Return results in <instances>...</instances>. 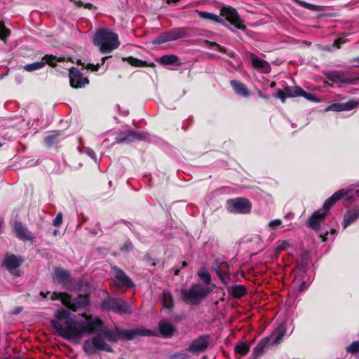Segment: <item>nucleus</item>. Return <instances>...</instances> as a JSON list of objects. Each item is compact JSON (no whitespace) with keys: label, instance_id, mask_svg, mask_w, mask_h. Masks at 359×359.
Masks as SVG:
<instances>
[{"label":"nucleus","instance_id":"412c9836","mask_svg":"<svg viewBox=\"0 0 359 359\" xmlns=\"http://www.w3.org/2000/svg\"><path fill=\"white\" fill-rule=\"evenodd\" d=\"M53 278L65 286L67 283H71V275L68 270L60 266H56L54 269Z\"/></svg>","mask_w":359,"mask_h":359},{"label":"nucleus","instance_id":"338daca9","mask_svg":"<svg viewBox=\"0 0 359 359\" xmlns=\"http://www.w3.org/2000/svg\"><path fill=\"white\" fill-rule=\"evenodd\" d=\"M111 57V56L110 55V56H104V57H103L102 58V60H101V63H100V66H101V65H104V62H105V60H106L108 57Z\"/></svg>","mask_w":359,"mask_h":359},{"label":"nucleus","instance_id":"c03bdc74","mask_svg":"<svg viewBox=\"0 0 359 359\" xmlns=\"http://www.w3.org/2000/svg\"><path fill=\"white\" fill-rule=\"evenodd\" d=\"M294 1L299 6H300L304 8H306V9H309V10H311V11H318V6L317 5L312 4H310V3L302 1V0H294Z\"/></svg>","mask_w":359,"mask_h":359},{"label":"nucleus","instance_id":"69168bd1","mask_svg":"<svg viewBox=\"0 0 359 359\" xmlns=\"http://www.w3.org/2000/svg\"><path fill=\"white\" fill-rule=\"evenodd\" d=\"M144 67H156V65H155V63H154V62H149V63H148V62H147V65H144Z\"/></svg>","mask_w":359,"mask_h":359},{"label":"nucleus","instance_id":"ddd939ff","mask_svg":"<svg viewBox=\"0 0 359 359\" xmlns=\"http://www.w3.org/2000/svg\"><path fill=\"white\" fill-rule=\"evenodd\" d=\"M104 323L100 318H93V316H88L87 320L80 323L82 327V332L88 334H96L101 332Z\"/></svg>","mask_w":359,"mask_h":359},{"label":"nucleus","instance_id":"4d7b16f0","mask_svg":"<svg viewBox=\"0 0 359 359\" xmlns=\"http://www.w3.org/2000/svg\"><path fill=\"white\" fill-rule=\"evenodd\" d=\"M345 40H344L342 38H338L334 41V46L337 47V48H340L341 45L344 43Z\"/></svg>","mask_w":359,"mask_h":359},{"label":"nucleus","instance_id":"bf43d9fd","mask_svg":"<svg viewBox=\"0 0 359 359\" xmlns=\"http://www.w3.org/2000/svg\"><path fill=\"white\" fill-rule=\"evenodd\" d=\"M328 231H325L324 233L320 234V236L322 238V241L326 242L327 241V236L328 235Z\"/></svg>","mask_w":359,"mask_h":359},{"label":"nucleus","instance_id":"bb28decb","mask_svg":"<svg viewBox=\"0 0 359 359\" xmlns=\"http://www.w3.org/2000/svg\"><path fill=\"white\" fill-rule=\"evenodd\" d=\"M196 13L199 15V17L203 20H208L211 22L224 25V20L219 16L212 13H209L203 11L196 10Z\"/></svg>","mask_w":359,"mask_h":359},{"label":"nucleus","instance_id":"423d86ee","mask_svg":"<svg viewBox=\"0 0 359 359\" xmlns=\"http://www.w3.org/2000/svg\"><path fill=\"white\" fill-rule=\"evenodd\" d=\"M83 350L88 355L96 353L100 351L108 353L113 352V348L107 344L104 337L101 332L97 333L91 339H86L83 344Z\"/></svg>","mask_w":359,"mask_h":359},{"label":"nucleus","instance_id":"5701e85b","mask_svg":"<svg viewBox=\"0 0 359 359\" xmlns=\"http://www.w3.org/2000/svg\"><path fill=\"white\" fill-rule=\"evenodd\" d=\"M15 236L22 241H32L33 236L27 228L20 222H15L13 226Z\"/></svg>","mask_w":359,"mask_h":359},{"label":"nucleus","instance_id":"0e129e2a","mask_svg":"<svg viewBox=\"0 0 359 359\" xmlns=\"http://www.w3.org/2000/svg\"><path fill=\"white\" fill-rule=\"evenodd\" d=\"M259 96L264 100H268L269 96L263 94L261 91L259 92Z\"/></svg>","mask_w":359,"mask_h":359},{"label":"nucleus","instance_id":"dca6fc26","mask_svg":"<svg viewBox=\"0 0 359 359\" xmlns=\"http://www.w3.org/2000/svg\"><path fill=\"white\" fill-rule=\"evenodd\" d=\"M119 339L124 341H130L134 339L137 336H152L154 335L151 330L148 329H135V330H121L118 331Z\"/></svg>","mask_w":359,"mask_h":359},{"label":"nucleus","instance_id":"f3484780","mask_svg":"<svg viewBox=\"0 0 359 359\" xmlns=\"http://www.w3.org/2000/svg\"><path fill=\"white\" fill-rule=\"evenodd\" d=\"M327 212H325L323 209L318 210L314 212L308 219V226L316 232L320 231V223L327 217Z\"/></svg>","mask_w":359,"mask_h":359},{"label":"nucleus","instance_id":"1a4fd4ad","mask_svg":"<svg viewBox=\"0 0 359 359\" xmlns=\"http://www.w3.org/2000/svg\"><path fill=\"white\" fill-rule=\"evenodd\" d=\"M219 16L224 18L226 21L238 29L245 30L246 29V26L243 24V20L240 18L237 11L233 7L223 6L220 9Z\"/></svg>","mask_w":359,"mask_h":359},{"label":"nucleus","instance_id":"9d476101","mask_svg":"<svg viewBox=\"0 0 359 359\" xmlns=\"http://www.w3.org/2000/svg\"><path fill=\"white\" fill-rule=\"evenodd\" d=\"M21 257H18L15 254L6 253L2 262V266L6 268L8 271L15 277L21 276L18 268L23 262Z\"/></svg>","mask_w":359,"mask_h":359},{"label":"nucleus","instance_id":"c85d7f7f","mask_svg":"<svg viewBox=\"0 0 359 359\" xmlns=\"http://www.w3.org/2000/svg\"><path fill=\"white\" fill-rule=\"evenodd\" d=\"M119 327H116L114 330H110L104 328L101 330L103 337L109 341L116 343L119 340L118 335Z\"/></svg>","mask_w":359,"mask_h":359},{"label":"nucleus","instance_id":"393cba45","mask_svg":"<svg viewBox=\"0 0 359 359\" xmlns=\"http://www.w3.org/2000/svg\"><path fill=\"white\" fill-rule=\"evenodd\" d=\"M230 86L235 93L238 95L248 97L250 95L246 85L240 81L231 80L230 81Z\"/></svg>","mask_w":359,"mask_h":359},{"label":"nucleus","instance_id":"473e14b6","mask_svg":"<svg viewBox=\"0 0 359 359\" xmlns=\"http://www.w3.org/2000/svg\"><path fill=\"white\" fill-rule=\"evenodd\" d=\"M252 65L257 69H263L264 72H269L270 65L268 62L259 57H255L252 60Z\"/></svg>","mask_w":359,"mask_h":359},{"label":"nucleus","instance_id":"774afa93","mask_svg":"<svg viewBox=\"0 0 359 359\" xmlns=\"http://www.w3.org/2000/svg\"><path fill=\"white\" fill-rule=\"evenodd\" d=\"M49 294V292H40V295L43 297V298H46L47 297V295Z\"/></svg>","mask_w":359,"mask_h":359},{"label":"nucleus","instance_id":"0eeeda50","mask_svg":"<svg viewBox=\"0 0 359 359\" xmlns=\"http://www.w3.org/2000/svg\"><path fill=\"white\" fill-rule=\"evenodd\" d=\"M359 196V190L341 189L329 197L323 205V210L330 214V208L339 201L344 199L346 201H353L355 196Z\"/></svg>","mask_w":359,"mask_h":359},{"label":"nucleus","instance_id":"c9c22d12","mask_svg":"<svg viewBox=\"0 0 359 359\" xmlns=\"http://www.w3.org/2000/svg\"><path fill=\"white\" fill-rule=\"evenodd\" d=\"M123 61H127L130 65L133 67H144L147 65L146 61L141 60L138 58L134 57L133 56L129 57H122Z\"/></svg>","mask_w":359,"mask_h":359},{"label":"nucleus","instance_id":"09e8293b","mask_svg":"<svg viewBox=\"0 0 359 359\" xmlns=\"http://www.w3.org/2000/svg\"><path fill=\"white\" fill-rule=\"evenodd\" d=\"M273 97L276 98H279L283 103H285L287 98L285 89L282 90L280 88H278L276 93L273 94Z\"/></svg>","mask_w":359,"mask_h":359},{"label":"nucleus","instance_id":"f257e3e1","mask_svg":"<svg viewBox=\"0 0 359 359\" xmlns=\"http://www.w3.org/2000/svg\"><path fill=\"white\" fill-rule=\"evenodd\" d=\"M93 42L102 53H109L120 45L118 34L104 29H100L95 32Z\"/></svg>","mask_w":359,"mask_h":359},{"label":"nucleus","instance_id":"3c124183","mask_svg":"<svg viewBox=\"0 0 359 359\" xmlns=\"http://www.w3.org/2000/svg\"><path fill=\"white\" fill-rule=\"evenodd\" d=\"M62 222V213L58 212L56 217L53 220V225L55 226H59Z\"/></svg>","mask_w":359,"mask_h":359},{"label":"nucleus","instance_id":"8fccbe9b","mask_svg":"<svg viewBox=\"0 0 359 359\" xmlns=\"http://www.w3.org/2000/svg\"><path fill=\"white\" fill-rule=\"evenodd\" d=\"M219 278L220 279L222 283L224 284L226 287L229 286L228 284L231 281V279L230 278L229 269L224 271V273H223L222 276L219 277Z\"/></svg>","mask_w":359,"mask_h":359},{"label":"nucleus","instance_id":"b1692460","mask_svg":"<svg viewBox=\"0 0 359 359\" xmlns=\"http://www.w3.org/2000/svg\"><path fill=\"white\" fill-rule=\"evenodd\" d=\"M62 139H63L62 131H50L44 137L43 143L47 147L50 148L57 144Z\"/></svg>","mask_w":359,"mask_h":359},{"label":"nucleus","instance_id":"37998d69","mask_svg":"<svg viewBox=\"0 0 359 359\" xmlns=\"http://www.w3.org/2000/svg\"><path fill=\"white\" fill-rule=\"evenodd\" d=\"M11 34V31L5 26L3 20H0V39L4 41Z\"/></svg>","mask_w":359,"mask_h":359},{"label":"nucleus","instance_id":"20e7f679","mask_svg":"<svg viewBox=\"0 0 359 359\" xmlns=\"http://www.w3.org/2000/svg\"><path fill=\"white\" fill-rule=\"evenodd\" d=\"M50 324L58 334L65 339H81L83 337L82 327L79 323L78 326L72 320L65 321V327L57 320H50Z\"/></svg>","mask_w":359,"mask_h":359},{"label":"nucleus","instance_id":"7ed1b4c3","mask_svg":"<svg viewBox=\"0 0 359 359\" xmlns=\"http://www.w3.org/2000/svg\"><path fill=\"white\" fill-rule=\"evenodd\" d=\"M286 334V328L283 324L280 325L269 336L262 339L253 349L255 358L261 355L270 346H277L282 341Z\"/></svg>","mask_w":359,"mask_h":359},{"label":"nucleus","instance_id":"f704fd0d","mask_svg":"<svg viewBox=\"0 0 359 359\" xmlns=\"http://www.w3.org/2000/svg\"><path fill=\"white\" fill-rule=\"evenodd\" d=\"M162 302L163 307L168 309H172L174 306V300L170 292H163L162 295Z\"/></svg>","mask_w":359,"mask_h":359},{"label":"nucleus","instance_id":"a211bd4d","mask_svg":"<svg viewBox=\"0 0 359 359\" xmlns=\"http://www.w3.org/2000/svg\"><path fill=\"white\" fill-rule=\"evenodd\" d=\"M359 107V100L352 99L345 102H333L327 107L334 111H351Z\"/></svg>","mask_w":359,"mask_h":359},{"label":"nucleus","instance_id":"58836bf2","mask_svg":"<svg viewBox=\"0 0 359 359\" xmlns=\"http://www.w3.org/2000/svg\"><path fill=\"white\" fill-rule=\"evenodd\" d=\"M327 79L332 82H341L346 83V81L343 79V74L337 71L330 72L327 74Z\"/></svg>","mask_w":359,"mask_h":359},{"label":"nucleus","instance_id":"f03ea898","mask_svg":"<svg viewBox=\"0 0 359 359\" xmlns=\"http://www.w3.org/2000/svg\"><path fill=\"white\" fill-rule=\"evenodd\" d=\"M212 292V290L198 283L193 284L189 289L182 288L180 291L182 300L190 305H198Z\"/></svg>","mask_w":359,"mask_h":359},{"label":"nucleus","instance_id":"39448f33","mask_svg":"<svg viewBox=\"0 0 359 359\" xmlns=\"http://www.w3.org/2000/svg\"><path fill=\"white\" fill-rule=\"evenodd\" d=\"M100 309L103 311H113L119 315L130 314L132 312L131 307L126 301L109 294L102 300Z\"/></svg>","mask_w":359,"mask_h":359},{"label":"nucleus","instance_id":"a18cd8bd","mask_svg":"<svg viewBox=\"0 0 359 359\" xmlns=\"http://www.w3.org/2000/svg\"><path fill=\"white\" fill-rule=\"evenodd\" d=\"M299 90V97H304L306 100H307L309 101L318 102V99L317 97H316V96L313 94L306 92L302 88Z\"/></svg>","mask_w":359,"mask_h":359},{"label":"nucleus","instance_id":"9b49d317","mask_svg":"<svg viewBox=\"0 0 359 359\" xmlns=\"http://www.w3.org/2000/svg\"><path fill=\"white\" fill-rule=\"evenodd\" d=\"M186 36V31L184 28L172 29L168 32H164L156 37L152 41L154 45H161L164 43L175 41Z\"/></svg>","mask_w":359,"mask_h":359},{"label":"nucleus","instance_id":"a878e982","mask_svg":"<svg viewBox=\"0 0 359 359\" xmlns=\"http://www.w3.org/2000/svg\"><path fill=\"white\" fill-rule=\"evenodd\" d=\"M230 296L235 299H240L247 294V288L243 285H233L226 287Z\"/></svg>","mask_w":359,"mask_h":359},{"label":"nucleus","instance_id":"49530a36","mask_svg":"<svg viewBox=\"0 0 359 359\" xmlns=\"http://www.w3.org/2000/svg\"><path fill=\"white\" fill-rule=\"evenodd\" d=\"M346 351L348 353L354 354L359 352V341H353L347 348Z\"/></svg>","mask_w":359,"mask_h":359},{"label":"nucleus","instance_id":"4be33fe9","mask_svg":"<svg viewBox=\"0 0 359 359\" xmlns=\"http://www.w3.org/2000/svg\"><path fill=\"white\" fill-rule=\"evenodd\" d=\"M158 331L162 337L165 339L172 337L177 332L176 327L165 320H161L158 323Z\"/></svg>","mask_w":359,"mask_h":359},{"label":"nucleus","instance_id":"de8ad7c7","mask_svg":"<svg viewBox=\"0 0 359 359\" xmlns=\"http://www.w3.org/2000/svg\"><path fill=\"white\" fill-rule=\"evenodd\" d=\"M133 249V244L130 239H127L123 245L120 248V250L124 252H129Z\"/></svg>","mask_w":359,"mask_h":359},{"label":"nucleus","instance_id":"6ab92c4d","mask_svg":"<svg viewBox=\"0 0 359 359\" xmlns=\"http://www.w3.org/2000/svg\"><path fill=\"white\" fill-rule=\"evenodd\" d=\"M114 269L116 271L114 282L118 287H126L127 288H131L134 286L133 280L121 269L114 266Z\"/></svg>","mask_w":359,"mask_h":359},{"label":"nucleus","instance_id":"cd10ccee","mask_svg":"<svg viewBox=\"0 0 359 359\" xmlns=\"http://www.w3.org/2000/svg\"><path fill=\"white\" fill-rule=\"evenodd\" d=\"M359 218V209L349 210L344 215L343 226L346 228Z\"/></svg>","mask_w":359,"mask_h":359},{"label":"nucleus","instance_id":"2f4dec72","mask_svg":"<svg viewBox=\"0 0 359 359\" xmlns=\"http://www.w3.org/2000/svg\"><path fill=\"white\" fill-rule=\"evenodd\" d=\"M41 61H42V62H46V65L48 64L50 67H57V62H65V57H57L55 55L47 54V55H45L42 57Z\"/></svg>","mask_w":359,"mask_h":359},{"label":"nucleus","instance_id":"864d4df0","mask_svg":"<svg viewBox=\"0 0 359 359\" xmlns=\"http://www.w3.org/2000/svg\"><path fill=\"white\" fill-rule=\"evenodd\" d=\"M66 294V292L62 293L54 292L51 295L50 299L55 301L60 299L62 300L65 297Z\"/></svg>","mask_w":359,"mask_h":359},{"label":"nucleus","instance_id":"72a5a7b5","mask_svg":"<svg viewBox=\"0 0 359 359\" xmlns=\"http://www.w3.org/2000/svg\"><path fill=\"white\" fill-rule=\"evenodd\" d=\"M180 60L178 56L175 55H165L159 57L157 61L159 62L162 65H171L177 64Z\"/></svg>","mask_w":359,"mask_h":359},{"label":"nucleus","instance_id":"6e6552de","mask_svg":"<svg viewBox=\"0 0 359 359\" xmlns=\"http://www.w3.org/2000/svg\"><path fill=\"white\" fill-rule=\"evenodd\" d=\"M62 304L68 309L75 312L90 305V297L88 294H79L75 298H72L70 294H66L65 297L62 299Z\"/></svg>","mask_w":359,"mask_h":359},{"label":"nucleus","instance_id":"e2e57ef3","mask_svg":"<svg viewBox=\"0 0 359 359\" xmlns=\"http://www.w3.org/2000/svg\"><path fill=\"white\" fill-rule=\"evenodd\" d=\"M83 7L85 8H88V9H92L94 6L92 4L90 3H86V4H84V6Z\"/></svg>","mask_w":359,"mask_h":359},{"label":"nucleus","instance_id":"4c0bfd02","mask_svg":"<svg viewBox=\"0 0 359 359\" xmlns=\"http://www.w3.org/2000/svg\"><path fill=\"white\" fill-rule=\"evenodd\" d=\"M301 87L295 86H286L285 88L286 97H297L299 95V90Z\"/></svg>","mask_w":359,"mask_h":359},{"label":"nucleus","instance_id":"c756f323","mask_svg":"<svg viewBox=\"0 0 359 359\" xmlns=\"http://www.w3.org/2000/svg\"><path fill=\"white\" fill-rule=\"evenodd\" d=\"M205 43L208 46V48L215 47L216 49L223 53L228 55V56L231 58H234L236 56V54L233 50H228L224 46H220L219 43L216 42L210 41L208 40L205 41Z\"/></svg>","mask_w":359,"mask_h":359},{"label":"nucleus","instance_id":"13d9d810","mask_svg":"<svg viewBox=\"0 0 359 359\" xmlns=\"http://www.w3.org/2000/svg\"><path fill=\"white\" fill-rule=\"evenodd\" d=\"M172 359H189L184 354H175L172 357Z\"/></svg>","mask_w":359,"mask_h":359},{"label":"nucleus","instance_id":"a19ab883","mask_svg":"<svg viewBox=\"0 0 359 359\" xmlns=\"http://www.w3.org/2000/svg\"><path fill=\"white\" fill-rule=\"evenodd\" d=\"M46 65V62H42V61L35 62L30 64H27L23 67V69L29 72L40 69L43 68Z\"/></svg>","mask_w":359,"mask_h":359},{"label":"nucleus","instance_id":"5fc2aeb1","mask_svg":"<svg viewBox=\"0 0 359 359\" xmlns=\"http://www.w3.org/2000/svg\"><path fill=\"white\" fill-rule=\"evenodd\" d=\"M281 224H282L281 220L279 219H277L271 220L269 222V226L272 229H277L281 225Z\"/></svg>","mask_w":359,"mask_h":359},{"label":"nucleus","instance_id":"f8f14e48","mask_svg":"<svg viewBox=\"0 0 359 359\" xmlns=\"http://www.w3.org/2000/svg\"><path fill=\"white\" fill-rule=\"evenodd\" d=\"M69 85L72 88L78 89L85 87L89 83V80L76 67L68 68Z\"/></svg>","mask_w":359,"mask_h":359},{"label":"nucleus","instance_id":"7c9ffc66","mask_svg":"<svg viewBox=\"0 0 359 359\" xmlns=\"http://www.w3.org/2000/svg\"><path fill=\"white\" fill-rule=\"evenodd\" d=\"M212 269L215 271L217 276H222L224 273V271L229 270V266L226 262L215 260L212 264Z\"/></svg>","mask_w":359,"mask_h":359},{"label":"nucleus","instance_id":"ea45409f","mask_svg":"<svg viewBox=\"0 0 359 359\" xmlns=\"http://www.w3.org/2000/svg\"><path fill=\"white\" fill-rule=\"evenodd\" d=\"M197 275L205 285H209L210 283L211 276L205 268H201L198 271Z\"/></svg>","mask_w":359,"mask_h":359},{"label":"nucleus","instance_id":"2eb2a0df","mask_svg":"<svg viewBox=\"0 0 359 359\" xmlns=\"http://www.w3.org/2000/svg\"><path fill=\"white\" fill-rule=\"evenodd\" d=\"M210 335H201L191 343L189 346L187 351L194 354H199L204 352L209 344Z\"/></svg>","mask_w":359,"mask_h":359},{"label":"nucleus","instance_id":"e433bc0d","mask_svg":"<svg viewBox=\"0 0 359 359\" xmlns=\"http://www.w3.org/2000/svg\"><path fill=\"white\" fill-rule=\"evenodd\" d=\"M235 352L241 355H245L250 351V346L245 342H240L234 347Z\"/></svg>","mask_w":359,"mask_h":359},{"label":"nucleus","instance_id":"603ef678","mask_svg":"<svg viewBox=\"0 0 359 359\" xmlns=\"http://www.w3.org/2000/svg\"><path fill=\"white\" fill-rule=\"evenodd\" d=\"M290 243L287 241H279L277 248L280 250H285L290 247Z\"/></svg>","mask_w":359,"mask_h":359},{"label":"nucleus","instance_id":"6e6d98bb","mask_svg":"<svg viewBox=\"0 0 359 359\" xmlns=\"http://www.w3.org/2000/svg\"><path fill=\"white\" fill-rule=\"evenodd\" d=\"M100 67V63H97L96 65H94V64H92V63H88L86 66V69H90L92 72H97V71H98Z\"/></svg>","mask_w":359,"mask_h":359},{"label":"nucleus","instance_id":"052dcab7","mask_svg":"<svg viewBox=\"0 0 359 359\" xmlns=\"http://www.w3.org/2000/svg\"><path fill=\"white\" fill-rule=\"evenodd\" d=\"M352 62H356V64L353 65V67L358 68L359 67V57H355L352 60Z\"/></svg>","mask_w":359,"mask_h":359},{"label":"nucleus","instance_id":"aec40b11","mask_svg":"<svg viewBox=\"0 0 359 359\" xmlns=\"http://www.w3.org/2000/svg\"><path fill=\"white\" fill-rule=\"evenodd\" d=\"M143 139L142 133H137L133 130H128L124 133H119L115 138L116 143H130L136 140Z\"/></svg>","mask_w":359,"mask_h":359},{"label":"nucleus","instance_id":"79ce46f5","mask_svg":"<svg viewBox=\"0 0 359 359\" xmlns=\"http://www.w3.org/2000/svg\"><path fill=\"white\" fill-rule=\"evenodd\" d=\"M55 317L58 320H65L66 321L72 320L70 318V313L64 309L56 310L55 313Z\"/></svg>","mask_w":359,"mask_h":359},{"label":"nucleus","instance_id":"4468645a","mask_svg":"<svg viewBox=\"0 0 359 359\" xmlns=\"http://www.w3.org/2000/svg\"><path fill=\"white\" fill-rule=\"evenodd\" d=\"M227 203L238 213L248 214L251 212L252 203L250 201L246 198L238 197L229 199Z\"/></svg>","mask_w":359,"mask_h":359},{"label":"nucleus","instance_id":"680f3d73","mask_svg":"<svg viewBox=\"0 0 359 359\" xmlns=\"http://www.w3.org/2000/svg\"><path fill=\"white\" fill-rule=\"evenodd\" d=\"M74 4H76V6L77 7H79V8H80V7H83V6H84L83 2H82V1H80V0H79V1H76V0H75Z\"/></svg>","mask_w":359,"mask_h":359}]
</instances>
